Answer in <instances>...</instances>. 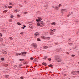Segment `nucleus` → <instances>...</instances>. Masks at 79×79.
I'll use <instances>...</instances> for the list:
<instances>
[{
	"label": "nucleus",
	"mask_w": 79,
	"mask_h": 79,
	"mask_svg": "<svg viewBox=\"0 0 79 79\" xmlns=\"http://www.w3.org/2000/svg\"><path fill=\"white\" fill-rule=\"evenodd\" d=\"M27 53V52H24L20 53H16V55L17 56H18V55H21L22 56H24L26 55Z\"/></svg>",
	"instance_id": "nucleus-1"
},
{
	"label": "nucleus",
	"mask_w": 79,
	"mask_h": 79,
	"mask_svg": "<svg viewBox=\"0 0 79 79\" xmlns=\"http://www.w3.org/2000/svg\"><path fill=\"white\" fill-rule=\"evenodd\" d=\"M42 18L40 17H38V19H36V21L37 22H40V21H42Z\"/></svg>",
	"instance_id": "nucleus-2"
},
{
	"label": "nucleus",
	"mask_w": 79,
	"mask_h": 79,
	"mask_svg": "<svg viewBox=\"0 0 79 79\" xmlns=\"http://www.w3.org/2000/svg\"><path fill=\"white\" fill-rule=\"evenodd\" d=\"M54 58H55V60H58V59L60 58V56H59L56 55L54 56Z\"/></svg>",
	"instance_id": "nucleus-3"
},
{
	"label": "nucleus",
	"mask_w": 79,
	"mask_h": 79,
	"mask_svg": "<svg viewBox=\"0 0 79 79\" xmlns=\"http://www.w3.org/2000/svg\"><path fill=\"white\" fill-rule=\"evenodd\" d=\"M32 45L34 48H37V44H36L34 43Z\"/></svg>",
	"instance_id": "nucleus-4"
},
{
	"label": "nucleus",
	"mask_w": 79,
	"mask_h": 79,
	"mask_svg": "<svg viewBox=\"0 0 79 79\" xmlns=\"http://www.w3.org/2000/svg\"><path fill=\"white\" fill-rule=\"evenodd\" d=\"M2 52L4 55H6L7 53V52L6 51L2 50Z\"/></svg>",
	"instance_id": "nucleus-5"
},
{
	"label": "nucleus",
	"mask_w": 79,
	"mask_h": 79,
	"mask_svg": "<svg viewBox=\"0 0 79 79\" xmlns=\"http://www.w3.org/2000/svg\"><path fill=\"white\" fill-rule=\"evenodd\" d=\"M61 11L62 13H65V12L67 11V10L65 9H62Z\"/></svg>",
	"instance_id": "nucleus-6"
},
{
	"label": "nucleus",
	"mask_w": 79,
	"mask_h": 79,
	"mask_svg": "<svg viewBox=\"0 0 79 79\" xmlns=\"http://www.w3.org/2000/svg\"><path fill=\"white\" fill-rule=\"evenodd\" d=\"M56 52H61L62 51V49L61 48L57 49H56Z\"/></svg>",
	"instance_id": "nucleus-7"
},
{
	"label": "nucleus",
	"mask_w": 79,
	"mask_h": 79,
	"mask_svg": "<svg viewBox=\"0 0 79 79\" xmlns=\"http://www.w3.org/2000/svg\"><path fill=\"white\" fill-rule=\"evenodd\" d=\"M56 61L58 62H61V59H60V58L58 59H57Z\"/></svg>",
	"instance_id": "nucleus-8"
},
{
	"label": "nucleus",
	"mask_w": 79,
	"mask_h": 79,
	"mask_svg": "<svg viewBox=\"0 0 79 79\" xmlns=\"http://www.w3.org/2000/svg\"><path fill=\"white\" fill-rule=\"evenodd\" d=\"M34 35L35 36H37V35H39V33L37 32H35V33Z\"/></svg>",
	"instance_id": "nucleus-9"
},
{
	"label": "nucleus",
	"mask_w": 79,
	"mask_h": 79,
	"mask_svg": "<svg viewBox=\"0 0 79 79\" xmlns=\"http://www.w3.org/2000/svg\"><path fill=\"white\" fill-rule=\"evenodd\" d=\"M14 11L15 13H18V12H19V10H14Z\"/></svg>",
	"instance_id": "nucleus-10"
},
{
	"label": "nucleus",
	"mask_w": 79,
	"mask_h": 79,
	"mask_svg": "<svg viewBox=\"0 0 79 79\" xmlns=\"http://www.w3.org/2000/svg\"><path fill=\"white\" fill-rule=\"evenodd\" d=\"M53 8H55L56 10H58L59 9V8H58V7L57 6H56L55 7L53 6Z\"/></svg>",
	"instance_id": "nucleus-11"
},
{
	"label": "nucleus",
	"mask_w": 79,
	"mask_h": 79,
	"mask_svg": "<svg viewBox=\"0 0 79 79\" xmlns=\"http://www.w3.org/2000/svg\"><path fill=\"white\" fill-rule=\"evenodd\" d=\"M50 31L51 32H55V30H53L52 29H51Z\"/></svg>",
	"instance_id": "nucleus-12"
},
{
	"label": "nucleus",
	"mask_w": 79,
	"mask_h": 79,
	"mask_svg": "<svg viewBox=\"0 0 79 79\" xmlns=\"http://www.w3.org/2000/svg\"><path fill=\"white\" fill-rule=\"evenodd\" d=\"M40 22H39V23H37V26H40Z\"/></svg>",
	"instance_id": "nucleus-13"
},
{
	"label": "nucleus",
	"mask_w": 79,
	"mask_h": 79,
	"mask_svg": "<svg viewBox=\"0 0 79 79\" xmlns=\"http://www.w3.org/2000/svg\"><path fill=\"white\" fill-rule=\"evenodd\" d=\"M3 41V38H0V42H2Z\"/></svg>",
	"instance_id": "nucleus-14"
},
{
	"label": "nucleus",
	"mask_w": 79,
	"mask_h": 79,
	"mask_svg": "<svg viewBox=\"0 0 79 79\" xmlns=\"http://www.w3.org/2000/svg\"><path fill=\"white\" fill-rule=\"evenodd\" d=\"M41 38H42L43 39H47V38H46V37H45L44 36H42Z\"/></svg>",
	"instance_id": "nucleus-15"
},
{
	"label": "nucleus",
	"mask_w": 79,
	"mask_h": 79,
	"mask_svg": "<svg viewBox=\"0 0 79 79\" xmlns=\"http://www.w3.org/2000/svg\"><path fill=\"white\" fill-rule=\"evenodd\" d=\"M4 66H5V67H7V66H8V65L7 64H4Z\"/></svg>",
	"instance_id": "nucleus-16"
},
{
	"label": "nucleus",
	"mask_w": 79,
	"mask_h": 79,
	"mask_svg": "<svg viewBox=\"0 0 79 79\" xmlns=\"http://www.w3.org/2000/svg\"><path fill=\"white\" fill-rule=\"evenodd\" d=\"M9 76V75H5V78H8Z\"/></svg>",
	"instance_id": "nucleus-17"
},
{
	"label": "nucleus",
	"mask_w": 79,
	"mask_h": 79,
	"mask_svg": "<svg viewBox=\"0 0 79 79\" xmlns=\"http://www.w3.org/2000/svg\"><path fill=\"white\" fill-rule=\"evenodd\" d=\"M40 23L41 24H42V25H44V22L43 21H41V22H40Z\"/></svg>",
	"instance_id": "nucleus-18"
},
{
	"label": "nucleus",
	"mask_w": 79,
	"mask_h": 79,
	"mask_svg": "<svg viewBox=\"0 0 79 79\" xmlns=\"http://www.w3.org/2000/svg\"><path fill=\"white\" fill-rule=\"evenodd\" d=\"M17 24H18V25H19V26H21V23L19 22H18L17 23Z\"/></svg>",
	"instance_id": "nucleus-19"
},
{
	"label": "nucleus",
	"mask_w": 79,
	"mask_h": 79,
	"mask_svg": "<svg viewBox=\"0 0 79 79\" xmlns=\"http://www.w3.org/2000/svg\"><path fill=\"white\" fill-rule=\"evenodd\" d=\"M34 60H35V61H36L37 62H38V59H37V58H35V59Z\"/></svg>",
	"instance_id": "nucleus-20"
},
{
	"label": "nucleus",
	"mask_w": 79,
	"mask_h": 79,
	"mask_svg": "<svg viewBox=\"0 0 79 79\" xmlns=\"http://www.w3.org/2000/svg\"><path fill=\"white\" fill-rule=\"evenodd\" d=\"M75 73H76V72L75 71H73V72H71V73L72 74H75Z\"/></svg>",
	"instance_id": "nucleus-21"
},
{
	"label": "nucleus",
	"mask_w": 79,
	"mask_h": 79,
	"mask_svg": "<svg viewBox=\"0 0 79 79\" xmlns=\"http://www.w3.org/2000/svg\"><path fill=\"white\" fill-rule=\"evenodd\" d=\"M8 10H5L3 11V13H6L7 11Z\"/></svg>",
	"instance_id": "nucleus-22"
},
{
	"label": "nucleus",
	"mask_w": 79,
	"mask_h": 79,
	"mask_svg": "<svg viewBox=\"0 0 79 79\" xmlns=\"http://www.w3.org/2000/svg\"><path fill=\"white\" fill-rule=\"evenodd\" d=\"M37 41H41V40H40V38H37Z\"/></svg>",
	"instance_id": "nucleus-23"
},
{
	"label": "nucleus",
	"mask_w": 79,
	"mask_h": 79,
	"mask_svg": "<svg viewBox=\"0 0 79 79\" xmlns=\"http://www.w3.org/2000/svg\"><path fill=\"white\" fill-rule=\"evenodd\" d=\"M2 32H4V31H5V29L3 28H2Z\"/></svg>",
	"instance_id": "nucleus-24"
},
{
	"label": "nucleus",
	"mask_w": 79,
	"mask_h": 79,
	"mask_svg": "<svg viewBox=\"0 0 79 79\" xmlns=\"http://www.w3.org/2000/svg\"><path fill=\"white\" fill-rule=\"evenodd\" d=\"M52 25H53V26H55V22H53L52 23Z\"/></svg>",
	"instance_id": "nucleus-25"
},
{
	"label": "nucleus",
	"mask_w": 79,
	"mask_h": 79,
	"mask_svg": "<svg viewBox=\"0 0 79 79\" xmlns=\"http://www.w3.org/2000/svg\"><path fill=\"white\" fill-rule=\"evenodd\" d=\"M23 66V64H19V68H21V67L20 66Z\"/></svg>",
	"instance_id": "nucleus-26"
},
{
	"label": "nucleus",
	"mask_w": 79,
	"mask_h": 79,
	"mask_svg": "<svg viewBox=\"0 0 79 79\" xmlns=\"http://www.w3.org/2000/svg\"><path fill=\"white\" fill-rule=\"evenodd\" d=\"M53 66V65H52V64H50L48 65L49 67H52V66Z\"/></svg>",
	"instance_id": "nucleus-27"
},
{
	"label": "nucleus",
	"mask_w": 79,
	"mask_h": 79,
	"mask_svg": "<svg viewBox=\"0 0 79 79\" xmlns=\"http://www.w3.org/2000/svg\"><path fill=\"white\" fill-rule=\"evenodd\" d=\"M30 60H34V58L32 57H31L30 58Z\"/></svg>",
	"instance_id": "nucleus-28"
},
{
	"label": "nucleus",
	"mask_w": 79,
	"mask_h": 79,
	"mask_svg": "<svg viewBox=\"0 0 79 79\" xmlns=\"http://www.w3.org/2000/svg\"><path fill=\"white\" fill-rule=\"evenodd\" d=\"M1 60H2V61H4V58L3 57L1 58Z\"/></svg>",
	"instance_id": "nucleus-29"
},
{
	"label": "nucleus",
	"mask_w": 79,
	"mask_h": 79,
	"mask_svg": "<svg viewBox=\"0 0 79 79\" xmlns=\"http://www.w3.org/2000/svg\"><path fill=\"white\" fill-rule=\"evenodd\" d=\"M73 44V43H69V45H72Z\"/></svg>",
	"instance_id": "nucleus-30"
},
{
	"label": "nucleus",
	"mask_w": 79,
	"mask_h": 79,
	"mask_svg": "<svg viewBox=\"0 0 79 79\" xmlns=\"http://www.w3.org/2000/svg\"><path fill=\"white\" fill-rule=\"evenodd\" d=\"M47 56H46L44 57V59H47Z\"/></svg>",
	"instance_id": "nucleus-31"
},
{
	"label": "nucleus",
	"mask_w": 79,
	"mask_h": 79,
	"mask_svg": "<svg viewBox=\"0 0 79 79\" xmlns=\"http://www.w3.org/2000/svg\"><path fill=\"white\" fill-rule=\"evenodd\" d=\"M23 64H27V62H24Z\"/></svg>",
	"instance_id": "nucleus-32"
},
{
	"label": "nucleus",
	"mask_w": 79,
	"mask_h": 79,
	"mask_svg": "<svg viewBox=\"0 0 79 79\" xmlns=\"http://www.w3.org/2000/svg\"><path fill=\"white\" fill-rule=\"evenodd\" d=\"M24 60V59H21L19 60V61H23Z\"/></svg>",
	"instance_id": "nucleus-33"
},
{
	"label": "nucleus",
	"mask_w": 79,
	"mask_h": 79,
	"mask_svg": "<svg viewBox=\"0 0 79 79\" xmlns=\"http://www.w3.org/2000/svg\"><path fill=\"white\" fill-rule=\"evenodd\" d=\"M46 39H48V40H50V37H46Z\"/></svg>",
	"instance_id": "nucleus-34"
},
{
	"label": "nucleus",
	"mask_w": 79,
	"mask_h": 79,
	"mask_svg": "<svg viewBox=\"0 0 79 79\" xmlns=\"http://www.w3.org/2000/svg\"><path fill=\"white\" fill-rule=\"evenodd\" d=\"M9 38L10 40H13V38L12 37H10Z\"/></svg>",
	"instance_id": "nucleus-35"
},
{
	"label": "nucleus",
	"mask_w": 79,
	"mask_h": 79,
	"mask_svg": "<svg viewBox=\"0 0 79 79\" xmlns=\"http://www.w3.org/2000/svg\"><path fill=\"white\" fill-rule=\"evenodd\" d=\"M9 5H13V4H12V3H11V2H10V3H9Z\"/></svg>",
	"instance_id": "nucleus-36"
},
{
	"label": "nucleus",
	"mask_w": 79,
	"mask_h": 79,
	"mask_svg": "<svg viewBox=\"0 0 79 79\" xmlns=\"http://www.w3.org/2000/svg\"><path fill=\"white\" fill-rule=\"evenodd\" d=\"M8 8H12V6H8Z\"/></svg>",
	"instance_id": "nucleus-37"
},
{
	"label": "nucleus",
	"mask_w": 79,
	"mask_h": 79,
	"mask_svg": "<svg viewBox=\"0 0 79 79\" xmlns=\"http://www.w3.org/2000/svg\"><path fill=\"white\" fill-rule=\"evenodd\" d=\"M14 16L13 15H11V16H10V18H13Z\"/></svg>",
	"instance_id": "nucleus-38"
},
{
	"label": "nucleus",
	"mask_w": 79,
	"mask_h": 79,
	"mask_svg": "<svg viewBox=\"0 0 79 79\" xmlns=\"http://www.w3.org/2000/svg\"><path fill=\"white\" fill-rule=\"evenodd\" d=\"M71 39L70 38H69V42L71 41Z\"/></svg>",
	"instance_id": "nucleus-39"
},
{
	"label": "nucleus",
	"mask_w": 79,
	"mask_h": 79,
	"mask_svg": "<svg viewBox=\"0 0 79 79\" xmlns=\"http://www.w3.org/2000/svg\"><path fill=\"white\" fill-rule=\"evenodd\" d=\"M48 60H49V61H51V58H49L48 59Z\"/></svg>",
	"instance_id": "nucleus-40"
},
{
	"label": "nucleus",
	"mask_w": 79,
	"mask_h": 79,
	"mask_svg": "<svg viewBox=\"0 0 79 79\" xmlns=\"http://www.w3.org/2000/svg\"><path fill=\"white\" fill-rule=\"evenodd\" d=\"M17 18H19V17H20V15H17Z\"/></svg>",
	"instance_id": "nucleus-41"
},
{
	"label": "nucleus",
	"mask_w": 79,
	"mask_h": 79,
	"mask_svg": "<svg viewBox=\"0 0 79 79\" xmlns=\"http://www.w3.org/2000/svg\"><path fill=\"white\" fill-rule=\"evenodd\" d=\"M45 64H46V63H45V62H43V63H42V64H43V65H44Z\"/></svg>",
	"instance_id": "nucleus-42"
},
{
	"label": "nucleus",
	"mask_w": 79,
	"mask_h": 79,
	"mask_svg": "<svg viewBox=\"0 0 79 79\" xmlns=\"http://www.w3.org/2000/svg\"><path fill=\"white\" fill-rule=\"evenodd\" d=\"M12 21H13V20H12L11 19L9 20L10 22H12Z\"/></svg>",
	"instance_id": "nucleus-43"
},
{
	"label": "nucleus",
	"mask_w": 79,
	"mask_h": 79,
	"mask_svg": "<svg viewBox=\"0 0 79 79\" xmlns=\"http://www.w3.org/2000/svg\"><path fill=\"white\" fill-rule=\"evenodd\" d=\"M50 35H53V33L52 32H51V33H50Z\"/></svg>",
	"instance_id": "nucleus-44"
},
{
	"label": "nucleus",
	"mask_w": 79,
	"mask_h": 79,
	"mask_svg": "<svg viewBox=\"0 0 79 79\" xmlns=\"http://www.w3.org/2000/svg\"><path fill=\"white\" fill-rule=\"evenodd\" d=\"M48 48V47H47V46H45L44 47V48L45 49H46V48Z\"/></svg>",
	"instance_id": "nucleus-45"
},
{
	"label": "nucleus",
	"mask_w": 79,
	"mask_h": 79,
	"mask_svg": "<svg viewBox=\"0 0 79 79\" xmlns=\"http://www.w3.org/2000/svg\"><path fill=\"white\" fill-rule=\"evenodd\" d=\"M75 56V55H72V56L73 57H74V56Z\"/></svg>",
	"instance_id": "nucleus-46"
},
{
	"label": "nucleus",
	"mask_w": 79,
	"mask_h": 79,
	"mask_svg": "<svg viewBox=\"0 0 79 79\" xmlns=\"http://www.w3.org/2000/svg\"><path fill=\"white\" fill-rule=\"evenodd\" d=\"M14 68H17V65H15L14 66Z\"/></svg>",
	"instance_id": "nucleus-47"
},
{
	"label": "nucleus",
	"mask_w": 79,
	"mask_h": 79,
	"mask_svg": "<svg viewBox=\"0 0 79 79\" xmlns=\"http://www.w3.org/2000/svg\"><path fill=\"white\" fill-rule=\"evenodd\" d=\"M77 73H78V74H79V70L76 71Z\"/></svg>",
	"instance_id": "nucleus-48"
},
{
	"label": "nucleus",
	"mask_w": 79,
	"mask_h": 79,
	"mask_svg": "<svg viewBox=\"0 0 79 79\" xmlns=\"http://www.w3.org/2000/svg\"><path fill=\"white\" fill-rule=\"evenodd\" d=\"M61 4H59V7H60V6H61Z\"/></svg>",
	"instance_id": "nucleus-49"
},
{
	"label": "nucleus",
	"mask_w": 79,
	"mask_h": 79,
	"mask_svg": "<svg viewBox=\"0 0 79 79\" xmlns=\"http://www.w3.org/2000/svg\"><path fill=\"white\" fill-rule=\"evenodd\" d=\"M0 36L1 37H2V33H0Z\"/></svg>",
	"instance_id": "nucleus-50"
},
{
	"label": "nucleus",
	"mask_w": 79,
	"mask_h": 79,
	"mask_svg": "<svg viewBox=\"0 0 79 79\" xmlns=\"http://www.w3.org/2000/svg\"><path fill=\"white\" fill-rule=\"evenodd\" d=\"M24 34V32H22L20 33V34Z\"/></svg>",
	"instance_id": "nucleus-51"
},
{
	"label": "nucleus",
	"mask_w": 79,
	"mask_h": 79,
	"mask_svg": "<svg viewBox=\"0 0 79 79\" xmlns=\"http://www.w3.org/2000/svg\"><path fill=\"white\" fill-rule=\"evenodd\" d=\"M70 15V14H69L68 15H67V17H69V16Z\"/></svg>",
	"instance_id": "nucleus-52"
},
{
	"label": "nucleus",
	"mask_w": 79,
	"mask_h": 79,
	"mask_svg": "<svg viewBox=\"0 0 79 79\" xmlns=\"http://www.w3.org/2000/svg\"><path fill=\"white\" fill-rule=\"evenodd\" d=\"M20 79H23V77H20Z\"/></svg>",
	"instance_id": "nucleus-53"
},
{
	"label": "nucleus",
	"mask_w": 79,
	"mask_h": 79,
	"mask_svg": "<svg viewBox=\"0 0 79 79\" xmlns=\"http://www.w3.org/2000/svg\"><path fill=\"white\" fill-rule=\"evenodd\" d=\"M76 34H78V35H79V32H77Z\"/></svg>",
	"instance_id": "nucleus-54"
},
{
	"label": "nucleus",
	"mask_w": 79,
	"mask_h": 79,
	"mask_svg": "<svg viewBox=\"0 0 79 79\" xmlns=\"http://www.w3.org/2000/svg\"><path fill=\"white\" fill-rule=\"evenodd\" d=\"M46 6H48V5H46L45 6H44V7H46Z\"/></svg>",
	"instance_id": "nucleus-55"
},
{
	"label": "nucleus",
	"mask_w": 79,
	"mask_h": 79,
	"mask_svg": "<svg viewBox=\"0 0 79 79\" xmlns=\"http://www.w3.org/2000/svg\"><path fill=\"white\" fill-rule=\"evenodd\" d=\"M76 23H78V22H79V21H75Z\"/></svg>",
	"instance_id": "nucleus-56"
},
{
	"label": "nucleus",
	"mask_w": 79,
	"mask_h": 79,
	"mask_svg": "<svg viewBox=\"0 0 79 79\" xmlns=\"http://www.w3.org/2000/svg\"><path fill=\"white\" fill-rule=\"evenodd\" d=\"M24 2L25 3H26V0L24 1Z\"/></svg>",
	"instance_id": "nucleus-57"
},
{
	"label": "nucleus",
	"mask_w": 79,
	"mask_h": 79,
	"mask_svg": "<svg viewBox=\"0 0 79 79\" xmlns=\"http://www.w3.org/2000/svg\"><path fill=\"white\" fill-rule=\"evenodd\" d=\"M27 12H26L24 13L25 14H27Z\"/></svg>",
	"instance_id": "nucleus-58"
},
{
	"label": "nucleus",
	"mask_w": 79,
	"mask_h": 79,
	"mask_svg": "<svg viewBox=\"0 0 79 79\" xmlns=\"http://www.w3.org/2000/svg\"><path fill=\"white\" fill-rule=\"evenodd\" d=\"M4 7H5V8H7V6H6V5H5Z\"/></svg>",
	"instance_id": "nucleus-59"
},
{
	"label": "nucleus",
	"mask_w": 79,
	"mask_h": 79,
	"mask_svg": "<svg viewBox=\"0 0 79 79\" xmlns=\"http://www.w3.org/2000/svg\"><path fill=\"white\" fill-rule=\"evenodd\" d=\"M64 76H66L67 75H66V74H64Z\"/></svg>",
	"instance_id": "nucleus-60"
},
{
	"label": "nucleus",
	"mask_w": 79,
	"mask_h": 79,
	"mask_svg": "<svg viewBox=\"0 0 79 79\" xmlns=\"http://www.w3.org/2000/svg\"><path fill=\"white\" fill-rule=\"evenodd\" d=\"M23 27H24V28L26 27V26H25V25H23Z\"/></svg>",
	"instance_id": "nucleus-61"
},
{
	"label": "nucleus",
	"mask_w": 79,
	"mask_h": 79,
	"mask_svg": "<svg viewBox=\"0 0 79 79\" xmlns=\"http://www.w3.org/2000/svg\"><path fill=\"white\" fill-rule=\"evenodd\" d=\"M40 27H42V26H42V25H40Z\"/></svg>",
	"instance_id": "nucleus-62"
},
{
	"label": "nucleus",
	"mask_w": 79,
	"mask_h": 79,
	"mask_svg": "<svg viewBox=\"0 0 79 79\" xmlns=\"http://www.w3.org/2000/svg\"><path fill=\"white\" fill-rule=\"evenodd\" d=\"M22 28L23 29H24V27H22Z\"/></svg>",
	"instance_id": "nucleus-63"
},
{
	"label": "nucleus",
	"mask_w": 79,
	"mask_h": 79,
	"mask_svg": "<svg viewBox=\"0 0 79 79\" xmlns=\"http://www.w3.org/2000/svg\"><path fill=\"white\" fill-rule=\"evenodd\" d=\"M67 54H69V53L68 52H67Z\"/></svg>",
	"instance_id": "nucleus-64"
}]
</instances>
